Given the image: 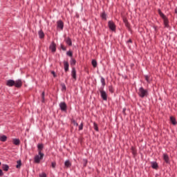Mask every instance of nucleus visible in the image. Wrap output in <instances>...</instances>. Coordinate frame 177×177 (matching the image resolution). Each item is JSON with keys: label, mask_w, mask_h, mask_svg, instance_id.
Returning <instances> with one entry per match:
<instances>
[{"label": "nucleus", "mask_w": 177, "mask_h": 177, "mask_svg": "<svg viewBox=\"0 0 177 177\" xmlns=\"http://www.w3.org/2000/svg\"><path fill=\"white\" fill-rule=\"evenodd\" d=\"M23 82H21V80H18L17 81L8 80L6 82V86L10 87L15 86V88H21Z\"/></svg>", "instance_id": "f257e3e1"}, {"label": "nucleus", "mask_w": 177, "mask_h": 177, "mask_svg": "<svg viewBox=\"0 0 177 177\" xmlns=\"http://www.w3.org/2000/svg\"><path fill=\"white\" fill-rule=\"evenodd\" d=\"M138 96H140V97H142V98L147 97V96H149V91L145 89V88L140 87L138 89Z\"/></svg>", "instance_id": "f03ea898"}, {"label": "nucleus", "mask_w": 177, "mask_h": 177, "mask_svg": "<svg viewBox=\"0 0 177 177\" xmlns=\"http://www.w3.org/2000/svg\"><path fill=\"white\" fill-rule=\"evenodd\" d=\"M158 13H159V15L160 16V17H162V19H163L165 26L169 27L168 18H167V17L164 15V13H162V12H161V10H158Z\"/></svg>", "instance_id": "7ed1b4c3"}, {"label": "nucleus", "mask_w": 177, "mask_h": 177, "mask_svg": "<svg viewBox=\"0 0 177 177\" xmlns=\"http://www.w3.org/2000/svg\"><path fill=\"white\" fill-rule=\"evenodd\" d=\"M44 158V153L41 152V151H39V155H37L35 156V162L36 164H39L41 160Z\"/></svg>", "instance_id": "20e7f679"}, {"label": "nucleus", "mask_w": 177, "mask_h": 177, "mask_svg": "<svg viewBox=\"0 0 177 177\" xmlns=\"http://www.w3.org/2000/svg\"><path fill=\"white\" fill-rule=\"evenodd\" d=\"M108 26L111 31H115V24H114L113 21H109L108 22Z\"/></svg>", "instance_id": "39448f33"}, {"label": "nucleus", "mask_w": 177, "mask_h": 177, "mask_svg": "<svg viewBox=\"0 0 177 177\" xmlns=\"http://www.w3.org/2000/svg\"><path fill=\"white\" fill-rule=\"evenodd\" d=\"M71 75L74 81H77V71H75V68H72Z\"/></svg>", "instance_id": "423d86ee"}, {"label": "nucleus", "mask_w": 177, "mask_h": 177, "mask_svg": "<svg viewBox=\"0 0 177 177\" xmlns=\"http://www.w3.org/2000/svg\"><path fill=\"white\" fill-rule=\"evenodd\" d=\"M59 107L62 111H66L67 110V104H66V102H61Z\"/></svg>", "instance_id": "0eeeda50"}, {"label": "nucleus", "mask_w": 177, "mask_h": 177, "mask_svg": "<svg viewBox=\"0 0 177 177\" xmlns=\"http://www.w3.org/2000/svg\"><path fill=\"white\" fill-rule=\"evenodd\" d=\"M100 92L103 100H107V93H106V91H104V90H100Z\"/></svg>", "instance_id": "6e6552de"}, {"label": "nucleus", "mask_w": 177, "mask_h": 177, "mask_svg": "<svg viewBox=\"0 0 177 177\" xmlns=\"http://www.w3.org/2000/svg\"><path fill=\"white\" fill-rule=\"evenodd\" d=\"M57 28H60L61 30H63V28L64 27V24H63V21L59 20L57 22Z\"/></svg>", "instance_id": "1a4fd4ad"}, {"label": "nucleus", "mask_w": 177, "mask_h": 177, "mask_svg": "<svg viewBox=\"0 0 177 177\" xmlns=\"http://www.w3.org/2000/svg\"><path fill=\"white\" fill-rule=\"evenodd\" d=\"M163 160L167 164H169V156L167 153L163 154Z\"/></svg>", "instance_id": "9d476101"}, {"label": "nucleus", "mask_w": 177, "mask_h": 177, "mask_svg": "<svg viewBox=\"0 0 177 177\" xmlns=\"http://www.w3.org/2000/svg\"><path fill=\"white\" fill-rule=\"evenodd\" d=\"M68 62L64 61V71L67 73L68 71V67H69Z\"/></svg>", "instance_id": "9b49d317"}, {"label": "nucleus", "mask_w": 177, "mask_h": 177, "mask_svg": "<svg viewBox=\"0 0 177 177\" xmlns=\"http://www.w3.org/2000/svg\"><path fill=\"white\" fill-rule=\"evenodd\" d=\"M50 49L52 52H56V44L55 43H52L50 46Z\"/></svg>", "instance_id": "f8f14e48"}, {"label": "nucleus", "mask_w": 177, "mask_h": 177, "mask_svg": "<svg viewBox=\"0 0 177 177\" xmlns=\"http://www.w3.org/2000/svg\"><path fill=\"white\" fill-rule=\"evenodd\" d=\"M12 143L13 145H15V146H19V145H20V140L17 138H14L12 140Z\"/></svg>", "instance_id": "ddd939ff"}, {"label": "nucleus", "mask_w": 177, "mask_h": 177, "mask_svg": "<svg viewBox=\"0 0 177 177\" xmlns=\"http://www.w3.org/2000/svg\"><path fill=\"white\" fill-rule=\"evenodd\" d=\"M2 169L3 171H5L6 172H8L9 171V165L6 164H3L2 165Z\"/></svg>", "instance_id": "4468645a"}, {"label": "nucleus", "mask_w": 177, "mask_h": 177, "mask_svg": "<svg viewBox=\"0 0 177 177\" xmlns=\"http://www.w3.org/2000/svg\"><path fill=\"white\" fill-rule=\"evenodd\" d=\"M6 140H8V137L6 136L3 135V136H0L1 142H6Z\"/></svg>", "instance_id": "2eb2a0df"}, {"label": "nucleus", "mask_w": 177, "mask_h": 177, "mask_svg": "<svg viewBox=\"0 0 177 177\" xmlns=\"http://www.w3.org/2000/svg\"><path fill=\"white\" fill-rule=\"evenodd\" d=\"M64 166L66 168H70V167H71V162H70V160L65 161Z\"/></svg>", "instance_id": "dca6fc26"}, {"label": "nucleus", "mask_w": 177, "mask_h": 177, "mask_svg": "<svg viewBox=\"0 0 177 177\" xmlns=\"http://www.w3.org/2000/svg\"><path fill=\"white\" fill-rule=\"evenodd\" d=\"M66 43L67 44V45H68L69 46H71V45H73V42L71 41V39L70 38H67L66 39Z\"/></svg>", "instance_id": "f3484780"}, {"label": "nucleus", "mask_w": 177, "mask_h": 177, "mask_svg": "<svg viewBox=\"0 0 177 177\" xmlns=\"http://www.w3.org/2000/svg\"><path fill=\"white\" fill-rule=\"evenodd\" d=\"M21 160H17L16 168H17V169H19L21 168Z\"/></svg>", "instance_id": "a211bd4d"}, {"label": "nucleus", "mask_w": 177, "mask_h": 177, "mask_svg": "<svg viewBox=\"0 0 177 177\" xmlns=\"http://www.w3.org/2000/svg\"><path fill=\"white\" fill-rule=\"evenodd\" d=\"M170 121H171V124H173V125H176V120L175 119V118L171 116Z\"/></svg>", "instance_id": "6ab92c4d"}, {"label": "nucleus", "mask_w": 177, "mask_h": 177, "mask_svg": "<svg viewBox=\"0 0 177 177\" xmlns=\"http://www.w3.org/2000/svg\"><path fill=\"white\" fill-rule=\"evenodd\" d=\"M39 38H41V39H42V38H44V37H45V34L44 33V31L40 30V31L39 32Z\"/></svg>", "instance_id": "aec40b11"}, {"label": "nucleus", "mask_w": 177, "mask_h": 177, "mask_svg": "<svg viewBox=\"0 0 177 177\" xmlns=\"http://www.w3.org/2000/svg\"><path fill=\"white\" fill-rule=\"evenodd\" d=\"M151 167L153 168V169H157V168H158V165L157 162H152Z\"/></svg>", "instance_id": "412c9836"}, {"label": "nucleus", "mask_w": 177, "mask_h": 177, "mask_svg": "<svg viewBox=\"0 0 177 177\" xmlns=\"http://www.w3.org/2000/svg\"><path fill=\"white\" fill-rule=\"evenodd\" d=\"M92 66L94 67V68H96L97 67V62H96V60L95 59H93L92 62Z\"/></svg>", "instance_id": "4be33fe9"}, {"label": "nucleus", "mask_w": 177, "mask_h": 177, "mask_svg": "<svg viewBox=\"0 0 177 177\" xmlns=\"http://www.w3.org/2000/svg\"><path fill=\"white\" fill-rule=\"evenodd\" d=\"M71 123H72L75 127H78V123L75 121V120L72 119Z\"/></svg>", "instance_id": "5701e85b"}, {"label": "nucleus", "mask_w": 177, "mask_h": 177, "mask_svg": "<svg viewBox=\"0 0 177 177\" xmlns=\"http://www.w3.org/2000/svg\"><path fill=\"white\" fill-rule=\"evenodd\" d=\"M101 83L102 84V86H104L106 85V80H104V78H101Z\"/></svg>", "instance_id": "b1692460"}, {"label": "nucleus", "mask_w": 177, "mask_h": 177, "mask_svg": "<svg viewBox=\"0 0 177 177\" xmlns=\"http://www.w3.org/2000/svg\"><path fill=\"white\" fill-rule=\"evenodd\" d=\"M75 63H77V61H75V59H73L71 61V66H75Z\"/></svg>", "instance_id": "393cba45"}, {"label": "nucleus", "mask_w": 177, "mask_h": 177, "mask_svg": "<svg viewBox=\"0 0 177 177\" xmlns=\"http://www.w3.org/2000/svg\"><path fill=\"white\" fill-rule=\"evenodd\" d=\"M82 129H84V123L82 122L79 126V131H82Z\"/></svg>", "instance_id": "a878e982"}, {"label": "nucleus", "mask_w": 177, "mask_h": 177, "mask_svg": "<svg viewBox=\"0 0 177 177\" xmlns=\"http://www.w3.org/2000/svg\"><path fill=\"white\" fill-rule=\"evenodd\" d=\"M43 149H44V145H38L39 151H41V150H42Z\"/></svg>", "instance_id": "bb28decb"}, {"label": "nucleus", "mask_w": 177, "mask_h": 177, "mask_svg": "<svg viewBox=\"0 0 177 177\" xmlns=\"http://www.w3.org/2000/svg\"><path fill=\"white\" fill-rule=\"evenodd\" d=\"M66 55L68 56H70V57H73V52H71V51H68Z\"/></svg>", "instance_id": "cd10ccee"}, {"label": "nucleus", "mask_w": 177, "mask_h": 177, "mask_svg": "<svg viewBox=\"0 0 177 177\" xmlns=\"http://www.w3.org/2000/svg\"><path fill=\"white\" fill-rule=\"evenodd\" d=\"M109 92H111V93H113V92H114V89L113 88V86H109Z\"/></svg>", "instance_id": "c85d7f7f"}, {"label": "nucleus", "mask_w": 177, "mask_h": 177, "mask_svg": "<svg viewBox=\"0 0 177 177\" xmlns=\"http://www.w3.org/2000/svg\"><path fill=\"white\" fill-rule=\"evenodd\" d=\"M42 102H45V92L41 93Z\"/></svg>", "instance_id": "c756f323"}, {"label": "nucleus", "mask_w": 177, "mask_h": 177, "mask_svg": "<svg viewBox=\"0 0 177 177\" xmlns=\"http://www.w3.org/2000/svg\"><path fill=\"white\" fill-rule=\"evenodd\" d=\"M147 82H150V77L148 75L145 76Z\"/></svg>", "instance_id": "7c9ffc66"}, {"label": "nucleus", "mask_w": 177, "mask_h": 177, "mask_svg": "<svg viewBox=\"0 0 177 177\" xmlns=\"http://www.w3.org/2000/svg\"><path fill=\"white\" fill-rule=\"evenodd\" d=\"M52 168H56V162H53L51 163Z\"/></svg>", "instance_id": "2f4dec72"}, {"label": "nucleus", "mask_w": 177, "mask_h": 177, "mask_svg": "<svg viewBox=\"0 0 177 177\" xmlns=\"http://www.w3.org/2000/svg\"><path fill=\"white\" fill-rule=\"evenodd\" d=\"M102 18L104 19V20H106V13H102Z\"/></svg>", "instance_id": "473e14b6"}, {"label": "nucleus", "mask_w": 177, "mask_h": 177, "mask_svg": "<svg viewBox=\"0 0 177 177\" xmlns=\"http://www.w3.org/2000/svg\"><path fill=\"white\" fill-rule=\"evenodd\" d=\"M125 24V26H126V27L129 30L130 28H131V26H129V23H126V24Z\"/></svg>", "instance_id": "72a5a7b5"}, {"label": "nucleus", "mask_w": 177, "mask_h": 177, "mask_svg": "<svg viewBox=\"0 0 177 177\" xmlns=\"http://www.w3.org/2000/svg\"><path fill=\"white\" fill-rule=\"evenodd\" d=\"M94 129H95L96 131H99V129L97 128V124H96V123H94Z\"/></svg>", "instance_id": "f704fd0d"}, {"label": "nucleus", "mask_w": 177, "mask_h": 177, "mask_svg": "<svg viewBox=\"0 0 177 177\" xmlns=\"http://www.w3.org/2000/svg\"><path fill=\"white\" fill-rule=\"evenodd\" d=\"M62 88L63 91H66V84H62Z\"/></svg>", "instance_id": "c9c22d12"}, {"label": "nucleus", "mask_w": 177, "mask_h": 177, "mask_svg": "<svg viewBox=\"0 0 177 177\" xmlns=\"http://www.w3.org/2000/svg\"><path fill=\"white\" fill-rule=\"evenodd\" d=\"M61 49H62V50H66V46H64L63 44H62Z\"/></svg>", "instance_id": "e433bc0d"}, {"label": "nucleus", "mask_w": 177, "mask_h": 177, "mask_svg": "<svg viewBox=\"0 0 177 177\" xmlns=\"http://www.w3.org/2000/svg\"><path fill=\"white\" fill-rule=\"evenodd\" d=\"M0 176H3V171L0 169Z\"/></svg>", "instance_id": "4c0bfd02"}, {"label": "nucleus", "mask_w": 177, "mask_h": 177, "mask_svg": "<svg viewBox=\"0 0 177 177\" xmlns=\"http://www.w3.org/2000/svg\"><path fill=\"white\" fill-rule=\"evenodd\" d=\"M40 177H46V174L43 173L40 175Z\"/></svg>", "instance_id": "58836bf2"}, {"label": "nucleus", "mask_w": 177, "mask_h": 177, "mask_svg": "<svg viewBox=\"0 0 177 177\" xmlns=\"http://www.w3.org/2000/svg\"><path fill=\"white\" fill-rule=\"evenodd\" d=\"M123 21H124V23L125 24L126 23H128V19H127L126 18H124L123 19Z\"/></svg>", "instance_id": "ea45409f"}, {"label": "nucleus", "mask_w": 177, "mask_h": 177, "mask_svg": "<svg viewBox=\"0 0 177 177\" xmlns=\"http://www.w3.org/2000/svg\"><path fill=\"white\" fill-rule=\"evenodd\" d=\"M51 74H53V77H56V73H55V71H52Z\"/></svg>", "instance_id": "a19ab883"}, {"label": "nucleus", "mask_w": 177, "mask_h": 177, "mask_svg": "<svg viewBox=\"0 0 177 177\" xmlns=\"http://www.w3.org/2000/svg\"><path fill=\"white\" fill-rule=\"evenodd\" d=\"M84 162H85L84 166H86V164H87V162H88V160H84Z\"/></svg>", "instance_id": "79ce46f5"}, {"label": "nucleus", "mask_w": 177, "mask_h": 177, "mask_svg": "<svg viewBox=\"0 0 177 177\" xmlns=\"http://www.w3.org/2000/svg\"><path fill=\"white\" fill-rule=\"evenodd\" d=\"M128 42H130V43L131 44L132 40H131V39H129V40L128 41Z\"/></svg>", "instance_id": "37998d69"}, {"label": "nucleus", "mask_w": 177, "mask_h": 177, "mask_svg": "<svg viewBox=\"0 0 177 177\" xmlns=\"http://www.w3.org/2000/svg\"><path fill=\"white\" fill-rule=\"evenodd\" d=\"M175 13L177 14V8L175 9Z\"/></svg>", "instance_id": "c03bdc74"}, {"label": "nucleus", "mask_w": 177, "mask_h": 177, "mask_svg": "<svg viewBox=\"0 0 177 177\" xmlns=\"http://www.w3.org/2000/svg\"><path fill=\"white\" fill-rule=\"evenodd\" d=\"M123 112L125 113V109L123 110Z\"/></svg>", "instance_id": "a18cd8bd"}, {"label": "nucleus", "mask_w": 177, "mask_h": 177, "mask_svg": "<svg viewBox=\"0 0 177 177\" xmlns=\"http://www.w3.org/2000/svg\"><path fill=\"white\" fill-rule=\"evenodd\" d=\"M1 162H0V165H1Z\"/></svg>", "instance_id": "49530a36"}]
</instances>
